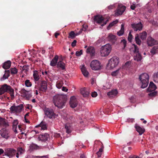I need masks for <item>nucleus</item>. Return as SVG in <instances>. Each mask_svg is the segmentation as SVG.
Instances as JSON below:
<instances>
[{
  "instance_id": "nucleus-1",
  "label": "nucleus",
  "mask_w": 158,
  "mask_h": 158,
  "mask_svg": "<svg viewBox=\"0 0 158 158\" xmlns=\"http://www.w3.org/2000/svg\"><path fill=\"white\" fill-rule=\"evenodd\" d=\"M54 103L55 106L60 108H62L64 106L65 102V97L61 95H57L53 98Z\"/></svg>"
},
{
  "instance_id": "nucleus-2",
  "label": "nucleus",
  "mask_w": 158,
  "mask_h": 158,
  "mask_svg": "<svg viewBox=\"0 0 158 158\" xmlns=\"http://www.w3.org/2000/svg\"><path fill=\"white\" fill-rule=\"evenodd\" d=\"M139 78L141 83V87L145 88L146 87L148 84L149 76L145 73L141 74L139 77Z\"/></svg>"
},
{
  "instance_id": "nucleus-3",
  "label": "nucleus",
  "mask_w": 158,
  "mask_h": 158,
  "mask_svg": "<svg viewBox=\"0 0 158 158\" xmlns=\"http://www.w3.org/2000/svg\"><path fill=\"white\" fill-rule=\"evenodd\" d=\"M1 93L2 94L6 92H8L10 94L11 99H13L14 98V92L13 89L11 88L10 85L6 84H4L2 85L0 88Z\"/></svg>"
},
{
  "instance_id": "nucleus-4",
  "label": "nucleus",
  "mask_w": 158,
  "mask_h": 158,
  "mask_svg": "<svg viewBox=\"0 0 158 158\" xmlns=\"http://www.w3.org/2000/svg\"><path fill=\"white\" fill-rule=\"evenodd\" d=\"M119 63V58L117 56H114L109 60L107 67L109 69H112L116 67Z\"/></svg>"
},
{
  "instance_id": "nucleus-5",
  "label": "nucleus",
  "mask_w": 158,
  "mask_h": 158,
  "mask_svg": "<svg viewBox=\"0 0 158 158\" xmlns=\"http://www.w3.org/2000/svg\"><path fill=\"white\" fill-rule=\"evenodd\" d=\"M130 51L131 52L136 53V55L134 57V59L137 61H140L142 59V56L139 53V48L135 44H132V47L130 49Z\"/></svg>"
},
{
  "instance_id": "nucleus-6",
  "label": "nucleus",
  "mask_w": 158,
  "mask_h": 158,
  "mask_svg": "<svg viewBox=\"0 0 158 158\" xmlns=\"http://www.w3.org/2000/svg\"><path fill=\"white\" fill-rule=\"evenodd\" d=\"M100 53L102 56H106L109 55L111 50V45L107 44L102 46L101 49Z\"/></svg>"
},
{
  "instance_id": "nucleus-7",
  "label": "nucleus",
  "mask_w": 158,
  "mask_h": 158,
  "mask_svg": "<svg viewBox=\"0 0 158 158\" xmlns=\"http://www.w3.org/2000/svg\"><path fill=\"white\" fill-rule=\"evenodd\" d=\"M91 69L94 70H98L101 68L100 62L98 60H92L90 64Z\"/></svg>"
},
{
  "instance_id": "nucleus-8",
  "label": "nucleus",
  "mask_w": 158,
  "mask_h": 158,
  "mask_svg": "<svg viewBox=\"0 0 158 158\" xmlns=\"http://www.w3.org/2000/svg\"><path fill=\"white\" fill-rule=\"evenodd\" d=\"M45 114L50 118H55L57 115L55 114L52 109L45 107L44 109Z\"/></svg>"
},
{
  "instance_id": "nucleus-9",
  "label": "nucleus",
  "mask_w": 158,
  "mask_h": 158,
  "mask_svg": "<svg viewBox=\"0 0 158 158\" xmlns=\"http://www.w3.org/2000/svg\"><path fill=\"white\" fill-rule=\"evenodd\" d=\"M10 110L13 113L19 114L23 110V107L22 104L18 106H13L10 108Z\"/></svg>"
},
{
  "instance_id": "nucleus-10",
  "label": "nucleus",
  "mask_w": 158,
  "mask_h": 158,
  "mask_svg": "<svg viewBox=\"0 0 158 158\" xmlns=\"http://www.w3.org/2000/svg\"><path fill=\"white\" fill-rule=\"evenodd\" d=\"M126 7L121 4H118V7L115 12V16H118L122 15L126 9Z\"/></svg>"
},
{
  "instance_id": "nucleus-11",
  "label": "nucleus",
  "mask_w": 158,
  "mask_h": 158,
  "mask_svg": "<svg viewBox=\"0 0 158 158\" xmlns=\"http://www.w3.org/2000/svg\"><path fill=\"white\" fill-rule=\"evenodd\" d=\"M20 92L23 97L27 100H29L32 96L30 92L24 89H22Z\"/></svg>"
},
{
  "instance_id": "nucleus-12",
  "label": "nucleus",
  "mask_w": 158,
  "mask_h": 158,
  "mask_svg": "<svg viewBox=\"0 0 158 158\" xmlns=\"http://www.w3.org/2000/svg\"><path fill=\"white\" fill-rule=\"evenodd\" d=\"M16 153V151L13 148H7L5 151V155L9 156V157H12L15 156Z\"/></svg>"
},
{
  "instance_id": "nucleus-13",
  "label": "nucleus",
  "mask_w": 158,
  "mask_h": 158,
  "mask_svg": "<svg viewBox=\"0 0 158 158\" xmlns=\"http://www.w3.org/2000/svg\"><path fill=\"white\" fill-rule=\"evenodd\" d=\"M69 104L70 107L72 108H74L77 106V101L76 98L74 96L70 98Z\"/></svg>"
},
{
  "instance_id": "nucleus-14",
  "label": "nucleus",
  "mask_w": 158,
  "mask_h": 158,
  "mask_svg": "<svg viewBox=\"0 0 158 158\" xmlns=\"http://www.w3.org/2000/svg\"><path fill=\"white\" fill-rule=\"evenodd\" d=\"M0 134L3 138L6 139L10 137L8 131L5 129H2L0 130Z\"/></svg>"
},
{
  "instance_id": "nucleus-15",
  "label": "nucleus",
  "mask_w": 158,
  "mask_h": 158,
  "mask_svg": "<svg viewBox=\"0 0 158 158\" xmlns=\"http://www.w3.org/2000/svg\"><path fill=\"white\" fill-rule=\"evenodd\" d=\"M48 88L47 82L45 81H42L40 83V86L39 89L40 90L43 92H45Z\"/></svg>"
},
{
  "instance_id": "nucleus-16",
  "label": "nucleus",
  "mask_w": 158,
  "mask_h": 158,
  "mask_svg": "<svg viewBox=\"0 0 158 158\" xmlns=\"http://www.w3.org/2000/svg\"><path fill=\"white\" fill-rule=\"evenodd\" d=\"M131 26L134 30L135 31H140L143 28L142 25L141 23H134L131 24Z\"/></svg>"
},
{
  "instance_id": "nucleus-17",
  "label": "nucleus",
  "mask_w": 158,
  "mask_h": 158,
  "mask_svg": "<svg viewBox=\"0 0 158 158\" xmlns=\"http://www.w3.org/2000/svg\"><path fill=\"white\" fill-rule=\"evenodd\" d=\"M49 138V136L47 133L44 134V135H40L38 137V139L39 140L43 142H45L48 140Z\"/></svg>"
},
{
  "instance_id": "nucleus-18",
  "label": "nucleus",
  "mask_w": 158,
  "mask_h": 158,
  "mask_svg": "<svg viewBox=\"0 0 158 158\" xmlns=\"http://www.w3.org/2000/svg\"><path fill=\"white\" fill-rule=\"evenodd\" d=\"M36 128H39L41 130H44L47 129V124L44 122L42 121L40 123L35 126Z\"/></svg>"
},
{
  "instance_id": "nucleus-19",
  "label": "nucleus",
  "mask_w": 158,
  "mask_h": 158,
  "mask_svg": "<svg viewBox=\"0 0 158 158\" xmlns=\"http://www.w3.org/2000/svg\"><path fill=\"white\" fill-rule=\"evenodd\" d=\"M94 20L97 23H101L104 22V19L102 15H97L95 17Z\"/></svg>"
},
{
  "instance_id": "nucleus-20",
  "label": "nucleus",
  "mask_w": 158,
  "mask_h": 158,
  "mask_svg": "<svg viewBox=\"0 0 158 158\" xmlns=\"http://www.w3.org/2000/svg\"><path fill=\"white\" fill-rule=\"evenodd\" d=\"M156 43V41L151 37L147 39V44L149 46H152Z\"/></svg>"
},
{
  "instance_id": "nucleus-21",
  "label": "nucleus",
  "mask_w": 158,
  "mask_h": 158,
  "mask_svg": "<svg viewBox=\"0 0 158 158\" xmlns=\"http://www.w3.org/2000/svg\"><path fill=\"white\" fill-rule=\"evenodd\" d=\"M81 93L84 97H87L89 96V92L88 89L84 88L81 89Z\"/></svg>"
},
{
  "instance_id": "nucleus-22",
  "label": "nucleus",
  "mask_w": 158,
  "mask_h": 158,
  "mask_svg": "<svg viewBox=\"0 0 158 158\" xmlns=\"http://www.w3.org/2000/svg\"><path fill=\"white\" fill-rule=\"evenodd\" d=\"M156 87L152 82H151L148 89V91L149 92L154 91L156 89Z\"/></svg>"
},
{
  "instance_id": "nucleus-23",
  "label": "nucleus",
  "mask_w": 158,
  "mask_h": 158,
  "mask_svg": "<svg viewBox=\"0 0 158 158\" xmlns=\"http://www.w3.org/2000/svg\"><path fill=\"white\" fill-rule=\"evenodd\" d=\"M86 52L87 53L89 54L91 56H94L95 52L94 48L92 46L88 47L87 49Z\"/></svg>"
},
{
  "instance_id": "nucleus-24",
  "label": "nucleus",
  "mask_w": 158,
  "mask_h": 158,
  "mask_svg": "<svg viewBox=\"0 0 158 158\" xmlns=\"http://www.w3.org/2000/svg\"><path fill=\"white\" fill-rule=\"evenodd\" d=\"M58 59V56L57 55L55 56L54 58L51 61L50 64L52 67L55 66L57 64Z\"/></svg>"
},
{
  "instance_id": "nucleus-25",
  "label": "nucleus",
  "mask_w": 158,
  "mask_h": 158,
  "mask_svg": "<svg viewBox=\"0 0 158 158\" xmlns=\"http://www.w3.org/2000/svg\"><path fill=\"white\" fill-rule=\"evenodd\" d=\"M118 91L116 89L112 90L111 91L108 93L107 95L110 98H113L116 95Z\"/></svg>"
},
{
  "instance_id": "nucleus-26",
  "label": "nucleus",
  "mask_w": 158,
  "mask_h": 158,
  "mask_svg": "<svg viewBox=\"0 0 158 158\" xmlns=\"http://www.w3.org/2000/svg\"><path fill=\"white\" fill-rule=\"evenodd\" d=\"M33 77L35 81H38L40 78L39 74L38 72L36 70H35L33 71Z\"/></svg>"
},
{
  "instance_id": "nucleus-27",
  "label": "nucleus",
  "mask_w": 158,
  "mask_h": 158,
  "mask_svg": "<svg viewBox=\"0 0 158 158\" xmlns=\"http://www.w3.org/2000/svg\"><path fill=\"white\" fill-rule=\"evenodd\" d=\"M107 39L109 41L111 42H113L116 40V36L112 33L109 34L108 36L107 37Z\"/></svg>"
},
{
  "instance_id": "nucleus-28",
  "label": "nucleus",
  "mask_w": 158,
  "mask_h": 158,
  "mask_svg": "<svg viewBox=\"0 0 158 158\" xmlns=\"http://www.w3.org/2000/svg\"><path fill=\"white\" fill-rule=\"evenodd\" d=\"M81 70L82 73L85 77H87L88 76L89 73L86 70L84 65H82V67L81 68Z\"/></svg>"
},
{
  "instance_id": "nucleus-29",
  "label": "nucleus",
  "mask_w": 158,
  "mask_h": 158,
  "mask_svg": "<svg viewBox=\"0 0 158 158\" xmlns=\"http://www.w3.org/2000/svg\"><path fill=\"white\" fill-rule=\"evenodd\" d=\"M57 66L58 68H59L63 70L65 69V64L62 61H59L57 63Z\"/></svg>"
},
{
  "instance_id": "nucleus-30",
  "label": "nucleus",
  "mask_w": 158,
  "mask_h": 158,
  "mask_svg": "<svg viewBox=\"0 0 158 158\" xmlns=\"http://www.w3.org/2000/svg\"><path fill=\"white\" fill-rule=\"evenodd\" d=\"M135 127L137 131L139 133L140 135H141L144 132V129L143 128L137 125H136Z\"/></svg>"
},
{
  "instance_id": "nucleus-31",
  "label": "nucleus",
  "mask_w": 158,
  "mask_h": 158,
  "mask_svg": "<svg viewBox=\"0 0 158 158\" xmlns=\"http://www.w3.org/2000/svg\"><path fill=\"white\" fill-rule=\"evenodd\" d=\"M11 64L10 61H7L4 63L2 67L5 69H8L10 67Z\"/></svg>"
},
{
  "instance_id": "nucleus-32",
  "label": "nucleus",
  "mask_w": 158,
  "mask_h": 158,
  "mask_svg": "<svg viewBox=\"0 0 158 158\" xmlns=\"http://www.w3.org/2000/svg\"><path fill=\"white\" fill-rule=\"evenodd\" d=\"M147 33L146 31H143L139 34V37L143 40L146 39L147 36Z\"/></svg>"
},
{
  "instance_id": "nucleus-33",
  "label": "nucleus",
  "mask_w": 158,
  "mask_h": 158,
  "mask_svg": "<svg viewBox=\"0 0 158 158\" xmlns=\"http://www.w3.org/2000/svg\"><path fill=\"white\" fill-rule=\"evenodd\" d=\"M24 152V150L22 148H19L17 149V152H16V157L17 158H19V154H21L23 153Z\"/></svg>"
},
{
  "instance_id": "nucleus-34",
  "label": "nucleus",
  "mask_w": 158,
  "mask_h": 158,
  "mask_svg": "<svg viewBox=\"0 0 158 158\" xmlns=\"http://www.w3.org/2000/svg\"><path fill=\"white\" fill-rule=\"evenodd\" d=\"M6 73H5L3 75L2 77L1 78V81L4 80L6 79L9 76V73L10 72V70H8L7 71H5Z\"/></svg>"
},
{
  "instance_id": "nucleus-35",
  "label": "nucleus",
  "mask_w": 158,
  "mask_h": 158,
  "mask_svg": "<svg viewBox=\"0 0 158 158\" xmlns=\"http://www.w3.org/2000/svg\"><path fill=\"white\" fill-rule=\"evenodd\" d=\"M124 33V25L123 24L121 25L120 30L117 32V34L119 36L122 35Z\"/></svg>"
},
{
  "instance_id": "nucleus-36",
  "label": "nucleus",
  "mask_w": 158,
  "mask_h": 158,
  "mask_svg": "<svg viewBox=\"0 0 158 158\" xmlns=\"http://www.w3.org/2000/svg\"><path fill=\"white\" fill-rule=\"evenodd\" d=\"M64 84L62 81H58L56 82V87L59 89H60L63 86Z\"/></svg>"
},
{
  "instance_id": "nucleus-37",
  "label": "nucleus",
  "mask_w": 158,
  "mask_h": 158,
  "mask_svg": "<svg viewBox=\"0 0 158 158\" xmlns=\"http://www.w3.org/2000/svg\"><path fill=\"white\" fill-rule=\"evenodd\" d=\"M139 36L138 34H136L135 36V40L136 43L139 45H140L141 44V41L139 38Z\"/></svg>"
},
{
  "instance_id": "nucleus-38",
  "label": "nucleus",
  "mask_w": 158,
  "mask_h": 158,
  "mask_svg": "<svg viewBox=\"0 0 158 158\" xmlns=\"http://www.w3.org/2000/svg\"><path fill=\"white\" fill-rule=\"evenodd\" d=\"M131 66V62L130 61L127 62L123 66V68L126 69H128Z\"/></svg>"
},
{
  "instance_id": "nucleus-39",
  "label": "nucleus",
  "mask_w": 158,
  "mask_h": 158,
  "mask_svg": "<svg viewBox=\"0 0 158 158\" xmlns=\"http://www.w3.org/2000/svg\"><path fill=\"white\" fill-rule=\"evenodd\" d=\"M118 21L117 20H116L114 21H113L109 24V25L107 27V29L108 30L110 29L111 27H112L114 25L117 24L118 23Z\"/></svg>"
},
{
  "instance_id": "nucleus-40",
  "label": "nucleus",
  "mask_w": 158,
  "mask_h": 158,
  "mask_svg": "<svg viewBox=\"0 0 158 158\" xmlns=\"http://www.w3.org/2000/svg\"><path fill=\"white\" fill-rule=\"evenodd\" d=\"M118 21L117 20H116L114 21H113L109 24V25L107 27V29L108 30L110 29L111 27H112L114 25L117 24L118 23Z\"/></svg>"
},
{
  "instance_id": "nucleus-41",
  "label": "nucleus",
  "mask_w": 158,
  "mask_h": 158,
  "mask_svg": "<svg viewBox=\"0 0 158 158\" xmlns=\"http://www.w3.org/2000/svg\"><path fill=\"white\" fill-rule=\"evenodd\" d=\"M25 86L28 87H30L32 86V83L29 80L27 79L25 81Z\"/></svg>"
},
{
  "instance_id": "nucleus-42",
  "label": "nucleus",
  "mask_w": 158,
  "mask_h": 158,
  "mask_svg": "<svg viewBox=\"0 0 158 158\" xmlns=\"http://www.w3.org/2000/svg\"><path fill=\"white\" fill-rule=\"evenodd\" d=\"M153 77L154 81L157 82H158V71L154 73Z\"/></svg>"
},
{
  "instance_id": "nucleus-43",
  "label": "nucleus",
  "mask_w": 158,
  "mask_h": 158,
  "mask_svg": "<svg viewBox=\"0 0 158 158\" xmlns=\"http://www.w3.org/2000/svg\"><path fill=\"white\" fill-rule=\"evenodd\" d=\"M9 70H10L11 73L12 74H15L18 72V70L15 68H11Z\"/></svg>"
},
{
  "instance_id": "nucleus-44",
  "label": "nucleus",
  "mask_w": 158,
  "mask_h": 158,
  "mask_svg": "<svg viewBox=\"0 0 158 158\" xmlns=\"http://www.w3.org/2000/svg\"><path fill=\"white\" fill-rule=\"evenodd\" d=\"M65 129L66 130V132L68 134L70 133L71 132V127L70 126H68L67 125L65 126Z\"/></svg>"
},
{
  "instance_id": "nucleus-45",
  "label": "nucleus",
  "mask_w": 158,
  "mask_h": 158,
  "mask_svg": "<svg viewBox=\"0 0 158 158\" xmlns=\"http://www.w3.org/2000/svg\"><path fill=\"white\" fill-rule=\"evenodd\" d=\"M157 48H158L157 47H156V46L152 48V49H151V52H150L151 53L153 54H155L157 50Z\"/></svg>"
},
{
  "instance_id": "nucleus-46",
  "label": "nucleus",
  "mask_w": 158,
  "mask_h": 158,
  "mask_svg": "<svg viewBox=\"0 0 158 158\" xmlns=\"http://www.w3.org/2000/svg\"><path fill=\"white\" fill-rule=\"evenodd\" d=\"M69 37L73 39L75 37V33L73 31H71L69 34Z\"/></svg>"
},
{
  "instance_id": "nucleus-47",
  "label": "nucleus",
  "mask_w": 158,
  "mask_h": 158,
  "mask_svg": "<svg viewBox=\"0 0 158 158\" xmlns=\"http://www.w3.org/2000/svg\"><path fill=\"white\" fill-rule=\"evenodd\" d=\"M121 44L123 45V48H124L126 46L127 41L126 40L123 39L121 41Z\"/></svg>"
},
{
  "instance_id": "nucleus-48",
  "label": "nucleus",
  "mask_w": 158,
  "mask_h": 158,
  "mask_svg": "<svg viewBox=\"0 0 158 158\" xmlns=\"http://www.w3.org/2000/svg\"><path fill=\"white\" fill-rule=\"evenodd\" d=\"M133 38L132 35L131 34V32L129 33V34L128 37V40L130 42H131Z\"/></svg>"
},
{
  "instance_id": "nucleus-49",
  "label": "nucleus",
  "mask_w": 158,
  "mask_h": 158,
  "mask_svg": "<svg viewBox=\"0 0 158 158\" xmlns=\"http://www.w3.org/2000/svg\"><path fill=\"white\" fill-rule=\"evenodd\" d=\"M82 54V50H81L80 51H77L76 55L77 56H79Z\"/></svg>"
},
{
  "instance_id": "nucleus-50",
  "label": "nucleus",
  "mask_w": 158,
  "mask_h": 158,
  "mask_svg": "<svg viewBox=\"0 0 158 158\" xmlns=\"http://www.w3.org/2000/svg\"><path fill=\"white\" fill-rule=\"evenodd\" d=\"M18 123V122L17 120H15L13 123V127H17Z\"/></svg>"
},
{
  "instance_id": "nucleus-51",
  "label": "nucleus",
  "mask_w": 158,
  "mask_h": 158,
  "mask_svg": "<svg viewBox=\"0 0 158 158\" xmlns=\"http://www.w3.org/2000/svg\"><path fill=\"white\" fill-rule=\"evenodd\" d=\"M118 73V70L114 71L112 73V75L113 76H116Z\"/></svg>"
},
{
  "instance_id": "nucleus-52",
  "label": "nucleus",
  "mask_w": 158,
  "mask_h": 158,
  "mask_svg": "<svg viewBox=\"0 0 158 158\" xmlns=\"http://www.w3.org/2000/svg\"><path fill=\"white\" fill-rule=\"evenodd\" d=\"M4 123H6L4 119L2 118H0V125H3Z\"/></svg>"
},
{
  "instance_id": "nucleus-53",
  "label": "nucleus",
  "mask_w": 158,
  "mask_h": 158,
  "mask_svg": "<svg viewBox=\"0 0 158 158\" xmlns=\"http://www.w3.org/2000/svg\"><path fill=\"white\" fill-rule=\"evenodd\" d=\"M116 5V4H115L113 5H110L109 6H108V8L109 9L111 10L113 8H114L115 7V6Z\"/></svg>"
},
{
  "instance_id": "nucleus-54",
  "label": "nucleus",
  "mask_w": 158,
  "mask_h": 158,
  "mask_svg": "<svg viewBox=\"0 0 158 158\" xmlns=\"http://www.w3.org/2000/svg\"><path fill=\"white\" fill-rule=\"evenodd\" d=\"M156 94V92L153 91V92L150 93L148 94V95L151 96H155Z\"/></svg>"
},
{
  "instance_id": "nucleus-55",
  "label": "nucleus",
  "mask_w": 158,
  "mask_h": 158,
  "mask_svg": "<svg viewBox=\"0 0 158 158\" xmlns=\"http://www.w3.org/2000/svg\"><path fill=\"white\" fill-rule=\"evenodd\" d=\"M134 121V119L132 118H128L127 120V121L129 123H133Z\"/></svg>"
},
{
  "instance_id": "nucleus-56",
  "label": "nucleus",
  "mask_w": 158,
  "mask_h": 158,
  "mask_svg": "<svg viewBox=\"0 0 158 158\" xmlns=\"http://www.w3.org/2000/svg\"><path fill=\"white\" fill-rule=\"evenodd\" d=\"M97 93L96 92H93L91 94V96L93 97H96L97 96Z\"/></svg>"
},
{
  "instance_id": "nucleus-57",
  "label": "nucleus",
  "mask_w": 158,
  "mask_h": 158,
  "mask_svg": "<svg viewBox=\"0 0 158 158\" xmlns=\"http://www.w3.org/2000/svg\"><path fill=\"white\" fill-rule=\"evenodd\" d=\"M76 43H77V41L76 40H75L72 43L71 46L72 47H74L76 45Z\"/></svg>"
},
{
  "instance_id": "nucleus-58",
  "label": "nucleus",
  "mask_w": 158,
  "mask_h": 158,
  "mask_svg": "<svg viewBox=\"0 0 158 158\" xmlns=\"http://www.w3.org/2000/svg\"><path fill=\"white\" fill-rule=\"evenodd\" d=\"M136 6H137V5H136L135 4L133 3V5L131 6V8L132 10H134L136 7Z\"/></svg>"
},
{
  "instance_id": "nucleus-59",
  "label": "nucleus",
  "mask_w": 158,
  "mask_h": 158,
  "mask_svg": "<svg viewBox=\"0 0 158 158\" xmlns=\"http://www.w3.org/2000/svg\"><path fill=\"white\" fill-rule=\"evenodd\" d=\"M62 91L66 92L67 91L68 89L65 87H63L62 89Z\"/></svg>"
},
{
  "instance_id": "nucleus-60",
  "label": "nucleus",
  "mask_w": 158,
  "mask_h": 158,
  "mask_svg": "<svg viewBox=\"0 0 158 158\" xmlns=\"http://www.w3.org/2000/svg\"><path fill=\"white\" fill-rule=\"evenodd\" d=\"M17 127H13V129L14 131L16 133H17Z\"/></svg>"
},
{
  "instance_id": "nucleus-61",
  "label": "nucleus",
  "mask_w": 158,
  "mask_h": 158,
  "mask_svg": "<svg viewBox=\"0 0 158 158\" xmlns=\"http://www.w3.org/2000/svg\"><path fill=\"white\" fill-rule=\"evenodd\" d=\"M82 29H81L78 32L75 33V36H76L78 35H80L82 32Z\"/></svg>"
},
{
  "instance_id": "nucleus-62",
  "label": "nucleus",
  "mask_w": 158,
  "mask_h": 158,
  "mask_svg": "<svg viewBox=\"0 0 158 158\" xmlns=\"http://www.w3.org/2000/svg\"><path fill=\"white\" fill-rule=\"evenodd\" d=\"M48 72L47 71H45L44 72H42V74L44 75H47L48 74Z\"/></svg>"
},
{
  "instance_id": "nucleus-63",
  "label": "nucleus",
  "mask_w": 158,
  "mask_h": 158,
  "mask_svg": "<svg viewBox=\"0 0 158 158\" xmlns=\"http://www.w3.org/2000/svg\"><path fill=\"white\" fill-rule=\"evenodd\" d=\"M97 154L98 155V157H100L101 156V155L102 154V153L101 152H99L98 151V152L97 153Z\"/></svg>"
},
{
  "instance_id": "nucleus-64",
  "label": "nucleus",
  "mask_w": 158,
  "mask_h": 158,
  "mask_svg": "<svg viewBox=\"0 0 158 158\" xmlns=\"http://www.w3.org/2000/svg\"><path fill=\"white\" fill-rule=\"evenodd\" d=\"M103 146H102V148L99 149L98 152H100L102 153V152H103Z\"/></svg>"
}]
</instances>
